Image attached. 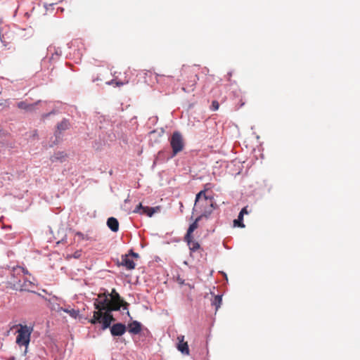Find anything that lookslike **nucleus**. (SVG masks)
<instances>
[{
  "label": "nucleus",
  "instance_id": "cd10ccee",
  "mask_svg": "<svg viewBox=\"0 0 360 360\" xmlns=\"http://www.w3.org/2000/svg\"><path fill=\"white\" fill-rule=\"evenodd\" d=\"M76 235L78 236L79 238H81L82 239H84V234L81 232H77L76 233Z\"/></svg>",
  "mask_w": 360,
  "mask_h": 360
},
{
  "label": "nucleus",
  "instance_id": "dca6fc26",
  "mask_svg": "<svg viewBox=\"0 0 360 360\" xmlns=\"http://www.w3.org/2000/svg\"><path fill=\"white\" fill-rule=\"evenodd\" d=\"M70 124L67 120H63L57 125V129L55 132L56 139L59 138L63 131L67 130L69 128Z\"/></svg>",
  "mask_w": 360,
  "mask_h": 360
},
{
  "label": "nucleus",
  "instance_id": "4be33fe9",
  "mask_svg": "<svg viewBox=\"0 0 360 360\" xmlns=\"http://www.w3.org/2000/svg\"><path fill=\"white\" fill-rule=\"evenodd\" d=\"M243 216L240 215V214H239L238 217V219H235L233 221V224H234L235 226H238L239 227L244 228L245 227V224H243Z\"/></svg>",
  "mask_w": 360,
  "mask_h": 360
},
{
  "label": "nucleus",
  "instance_id": "423d86ee",
  "mask_svg": "<svg viewBox=\"0 0 360 360\" xmlns=\"http://www.w3.org/2000/svg\"><path fill=\"white\" fill-rule=\"evenodd\" d=\"M108 295L111 307L110 311L120 310L121 307H123L124 309H127L129 304L120 297L119 293L115 289H112L111 293H108Z\"/></svg>",
  "mask_w": 360,
  "mask_h": 360
},
{
  "label": "nucleus",
  "instance_id": "0eeeda50",
  "mask_svg": "<svg viewBox=\"0 0 360 360\" xmlns=\"http://www.w3.org/2000/svg\"><path fill=\"white\" fill-rule=\"evenodd\" d=\"M94 306L97 311H110L111 307L108 293L98 295V297L94 302Z\"/></svg>",
  "mask_w": 360,
  "mask_h": 360
},
{
  "label": "nucleus",
  "instance_id": "f257e3e1",
  "mask_svg": "<svg viewBox=\"0 0 360 360\" xmlns=\"http://www.w3.org/2000/svg\"><path fill=\"white\" fill-rule=\"evenodd\" d=\"M217 207L214 201V198L205 195V191H200L196 194L193 210L200 211L201 216L206 219L209 218L213 210Z\"/></svg>",
  "mask_w": 360,
  "mask_h": 360
},
{
  "label": "nucleus",
  "instance_id": "7c9ffc66",
  "mask_svg": "<svg viewBox=\"0 0 360 360\" xmlns=\"http://www.w3.org/2000/svg\"><path fill=\"white\" fill-rule=\"evenodd\" d=\"M244 104H245V103H244V102H241V103H240V107H242V106H243V105H244Z\"/></svg>",
  "mask_w": 360,
  "mask_h": 360
},
{
  "label": "nucleus",
  "instance_id": "6ab92c4d",
  "mask_svg": "<svg viewBox=\"0 0 360 360\" xmlns=\"http://www.w3.org/2000/svg\"><path fill=\"white\" fill-rule=\"evenodd\" d=\"M37 104V103L30 104L25 101H20L18 103V107L20 109L25 110L27 111H32L34 110V106Z\"/></svg>",
  "mask_w": 360,
  "mask_h": 360
},
{
  "label": "nucleus",
  "instance_id": "20e7f679",
  "mask_svg": "<svg viewBox=\"0 0 360 360\" xmlns=\"http://www.w3.org/2000/svg\"><path fill=\"white\" fill-rule=\"evenodd\" d=\"M112 311H105V313L101 311H94L93 318L90 320V323L96 324L97 323H102V329L105 330L110 327L112 321H115L113 316L111 314Z\"/></svg>",
  "mask_w": 360,
  "mask_h": 360
},
{
  "label": "nucleus",
  "instance_id": "9d476101",
  "mask_svg": "<svg viewBox=\"0 0 360 360\" xmlns=\"http://www.w3.org/2000/svg\"><path fill=\"white\" fill-rule=\"evenodd\" d=\"M160 207L159 206L155 207H144L141 203H139L134 210V213H140L141 214H146L151 217L155 212L160 211Z\"/></svg>",
  "mask_w": 360,
  "mask_h": 360
},
{
  "label": "nucleus",
  "instance_id": "ddd939ff",
  "mask_svg": "<svg viewBox=\"0 0 360 360\" xmlns=\"http://www.w3.org/2000/svg\"><path fill=\"white\" fill-rule=\"evenodd\" d=\"M178 340V345H177V349L183 354H189V349L187 342L184 341V335H179L177 337Z\"/></svg>",
  "mask_w": 360,
  "mask_h": 360
},
{
  "label": "nucleus",
  "instance_id": "6e6552de",
  "mask_svg": "<svg viewBox=\"0 0 360 360\" xmlns=\"http://www.w3.org/2000/svg\"><path fill=\"white\" fill-rule=\"evenodd\" d=\"M22 279H23V282H22L20 279L11 281V288L20 291H32L34 287V284L32 281L25 278V277L22 278Z\"/></svg>",
  "mask_w": 360,
  "mask_h": 360
},
{
  "label": "nucleus",
  "instance_id": "5701e85b",
  "mask_svg": "<svg viewBox=\"0 0 360 360\" xmlns=\"http://www.w3.org/2000/svg\"><path fill=\"white\" fill-rule=\"evenodd\" d=\"M165 77H167L168 79L172 78L171 76H165V75H160V74L155 75V79H156L157 82H158V83L163 82Z\"/></svg>",
  "mask_w": 360,
  "mask_h": 360
},
{
  "label": "nucleus",
  "instance_id": "a211bd4d",
  "mask_svg": "<svg viewBox=\"0 0 360 360\" xmlns=\"http://www.w3.org/2000/svg\"><path fill=\"white\" fill-rule=\"evenodd\" d=\"M204 217L200 215L198 217L193 223H192L187 231V233L186 236H188V238L190 237V236H192L193 232L198 227V222L203 218Z\"/></svg>",
  "mask_w": 360,
  "mask_h": 360
},
{
  "label": "nucleus",
  "instance_id": "c85d7f7f",
  "mask_svg": "<svg viewBox=\"0 0 360 360\" xmlns=\"http://www.w3.org/2000/svg\"><path fill=\"white\" fill-rule=\"evenodd\" d=\"M124 83L123 82H116V85L117 86H121V85H123Z\"/></svg>",
  "mask_w": 360,
  "mask_h": 360
},
{
  "label": "nucleus",
  "instance_id": "c756f323",
  "mask_svg": "<svg viewBox=\"0 0 360 360\" xmlns=\"http://www.w3.org/2000/svg\"><path fill=\"white\" fill-rule=\"evenodd\" d=\"M8 360H15V359L14 356H11Z\"/></svg>",
  "mask_w": 360,
  "mask_h": 360
},
{
  "label": "nucleus",
  "instance_id": "2f4dec72",
  "mask_svg": "<svg viewBox=\"0 0 360 360\" xmlns=\"http://www.w3.org/2000/svg\"><path fill=\"white\" fill-rule=\"evenodd\" d=\"M127 315H128L129 316H130V313H129V311H127Z\"/></svg>",
  "mask_w": 360,
  "mask_h": 360
},
{
  "label": "nucleus",
  "instance_id": "9b49d317",
  "mask_svg": "<svg viewBox=\"0 0 360 360\" xmlns=\"http://www.w3.org/2000/svg\"><path fill=\"white\" fill-rule=\"evenodd\" d=\"M11 274L12 278L9 282L10 284L13 281H18L19 279L22 281V278H24L25 275L28 274V271L22 267L17 266L13 268Z\"/></svg>",
  "mask_w": 360,
  "mask_h": 360
},
{
  "label": "nucleus",
  "instance_id": "f3484780",
  "mask_svg": "<svg viewBox=\"0 0 360 360\" xmlns=\"http://www.w3.org/2000/svg\"><path fill=\"white\" fill-rule=\"evenodd\" d=\"M107 225L113 232H117L119 229V222L115 217L108 218L107 221Z\"/></svg>",
  "mask_w": 360,
  "mask_h": 360
},
{
  "label": "nucleus",
  "instance_id": "f03ea898",
  "mask_svg": "<svg viewBox=\"0 0 360 360\" xmlns=\"http://www.w3.org/2000/svg\"><path fill=\"white\" fill-rule=\"evenodd\" d=\"M17 327L19 328L17 330L16 344L20 347H25L24 354L27 353V349L30 342L31 334L33 331V327L27 325L18 324Z\"/></svg>",
  "mask_w": 360,
  "mask_h": 360
},
{
  "label": "nucleus",
  "instance_id": "39448f33",
  "mask_svg": "<svg viewBox=\"0 0 360 360\" xmlns=\"http://www.w3.org/2000/svg\"><path fill=\"white\" fill-rule=\"evenodd\" d=\"M170 146L172 149V156L176 155L179 153L181 152L185 146L184 139L182 134L179 131H174L170 139Z\"/></svg>",
  "mask_w": 360,
  "mask_h": 360
},
{
  "label": "nucleus",
  "instance_id": "4468645a",
  "mask_svg": "<svg viewBox=\"0 0 360 360\" xmlns=\"http://www.w3.org/2000/svg\"><path fill=\"white\" fill-rule=\"evenodd\" d=\"M128 331L132 335L139 334L142 330V325L137 321H133L128 324Z\"/></svg>",
  "mask_w": 360,
  "mask_h": 360
},
{
  "label": "nucleus",
  "instance_id": "b1692460",
  "mask_svg": "<svg viewBox=\"0 0 360 360\" xmlns=\"http://www.w3.org/2000/svg\"><path fill=\"white\" fill-rule=\"evenodd\" d=\"M219 104L218 101H213L212 103V105H211V110L213 111H216L219 109Z\"/></svg>",
  "mask_w": 360,
  "mask_h": 360
},
{
  "label": "nucleus",
  "instance_id": "bb28decb",
  "mask_svg": "<svg viewBox=\"0 0 360 360\" xmlns=\"http://www.w3.org/2000/svg\"><path fill=\"white\" fill-rule=\"evenodd\" d=\"M240 215H244L248 214V211L247 210V207H243L241 211L240 212Z\"/></svg>",
  "mask_w": 360,
  "mask_h": 360
},
{
  "label": "nucleus",
  "instance_id": "aec40b11",
  "mask_svg": "<svg viewBox=\"0 0 360 360\" xmlns=\"http://www.w3.org/2000/svg\"><path fill=\"white\" fill-rule=\"evenodd\" d=\"M57 311H63L68 313L71 317L75 318V319H76L79 316V310H75L74 309H65L61 307H58Z\"/></svg>",
  "mask_w": 360,
  "mask_h": 360
},
{
  "label": "nucleus",
  "instance_id": "7ed1b4c3",
  "mask_svg": "<svg viewBox=\"0 0 360 360\" xmlns=\"http://www.w3.org/2000/svg\"><path fill=\"white\" fill-rule=\"evenodd\" d=\"M182 76L184 79L187 78L185 86L182 87L183 91L185 92L193 91L198 80V75L193 71L191 68L184 66Z\"/></svg>",
  "mask_w": 360,
  "mask_h": 360
},
{
  "label": "nucleus",
  "instance_id": "1a4fd4ad",
  "mask_svg": "<svg viewBox=\"0 0 360 360\" xmlns=\"http://www.w3.org/2000/svg\"><path fill=\"white\" fill-rule=\"evenodd\" d=\"M131 257L138 258L139 255L136 252H134L133 250H131L128 255H124L122 256L121 265L125 266L126 269L129 270L134 269L136 266V264L134 262V260L131 258Z\"/></svg>",
  "mask_w": 360,
  "mask_h": 360
},
{
  "label": "nucleus",
  "instance_id": "393cba45",
  "mask_svg": "<svg viewBox=\"0 0 360 360\" xmlns=\"http://www.w3.org/2000/svg\"><path fill=\"white\" fill-rule=\"evenodd\" d=\"M210 189V184H206L205 186H204V189L202 190L201 191H205V195H207L206 193L208 190Z\"/></svg>",
  "mask_w": 360,
  "mask_h": 360
},
{
  "label": "nucleus",
  "instance_id": "412c9836",
  "mask_svg": "<svg viewBox=\"0 0 360 360\" xmlns=\"http://www.w3.org/2000/svg\"><path fill=\"white\" fill-rule=\"evenodd\" d=\"M222 302V298L221 295H216L212 302V304L215 307V310L217 311L220 307Z\"/></svg>",
  "mask_w": 360,
  "mask_h": 360
},
{
  "label": "nucleus",
  "instance_id": "f8f14e48",
  "mask_svg": "<svg viewBox=\"0 0 360 360\" xmlns=\"http://www.w3.org/2000/svg\"><path fill=\"white\" fill-rule=\"evenodd\" d=\"M126 326L121 323H115L110 328V333L113 336H121L126 332Z\"/></svg>",
  "mask_w": 360,
  "mask_h": 360
},
{
  "label": "nucleus",
  "instance_id": "2eb2a0df",
  "mask_svg": "<svg viewBox=\"0 0 360 360\" xmlns=\"http://www.w3.org/2000/svg\"><path fill=\"white\" fill-rule=\"evenodd\" d=\"M184 240L187 243L191 252H193L200 248L199 243L193 239V236H190L189 238H188V236H186Z\"/></svg>",
  "mask_w": 360,
  "mask_h": 360
},
{
  "label": "nucleus",
  "instance_id": "a878e982",
  "mask_svg": "<svg viewBox=\"0 0 360 360\" xmlns=\"http://www.w3.org/2000/svg\"><path fill=\"white\" fill-rule=\"evenodd\" d=\"M81 255H82V252H81V251H76V252L74 253V255H73V256H72V257H73L74 258L78 259V258H79V257H81Z\"/></svg>",
  "mask_w": 360,
  "mask_h": 360
}]
</instances>
